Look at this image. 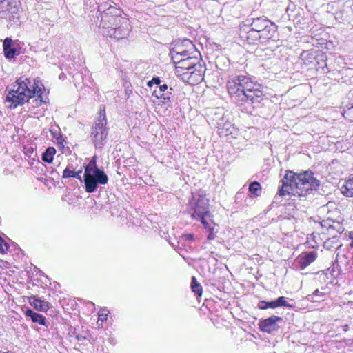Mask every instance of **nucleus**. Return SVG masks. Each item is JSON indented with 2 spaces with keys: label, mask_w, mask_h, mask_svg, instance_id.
Instances as JSON below:
<instances>
[{
  "label": "nucleus",
  "mask_w": 353,
  "mask_h": 353,
  "mask_svg": "<svg viewBox=\"0 0 353 353\" xmlns=\"http://www.w3.org/2000/svg\"><path fill=\"white\" fill-rule=\"evenodd\" d=\"M39 81L34 79L33 83L31 80L25 77H21L17 81L8 86L6 92V102L11 103L10 108H16L19 105H23L25 102L30 103V99L37 96V98L32 101L36 103V105H41L45 103L46 101L42 97V88L39 85Z\"/></svg>",
  "instance_id": "f257e3e1"
},
{
  "label": "nucleus",
  "mask_w": 353,
  "mask_h": 353,
  "mask_svg": "<svg viewBox=\"0 0 353 353\" xmlns=\"http://www.w3.org/2000/svg\"><path fill=\"white\" fill-rule=\"evenodd\" d=\"M227 89L230 96L238 102L259 103L265 97L263 86L245 75H236L230 79Z\"/></svg>",
  "instance_id": "f03ea898"
},
{
  "label": "nucleus",
  "mask_w": 353,
  "mask_h": 353,
  "mask_svg": "<svg viewBox=\"0 0 353 353\" xmlns=\"http://www.w3.org/2000/svg\"><path fill=\"white\" fill-rule=\"evenodd\" d=\"M209 207V199L206 197L205 192L200 190L192 194L188 212L192 219L200 220L208 233V240H214L216 236L219 226L212 220Z\"/></svg>",
  "instance_id": "7ed1b4c3"
},
{
  "label": "nucleus",
  "mask_w": 353,
  "mask_h": 353,
  "mask_svg": "<svg viewBox=\"0 0 353 353\" xmlns=\"http://www.w3.org/2000/svg\"><path fill=\"white\" fill-rule=\"evenodd\" d=\"M282 185L279 188L278 194L281 196L290 194H298L306 198L309 191V170L299 174L292 171H286L281 179Z\"/></svg>",
  "instance_id": "20e7f679"
},
{
  "label": "nucleus",
  "mask_w": 353,
  "mask_h": 353,
  "mask_svg": "<svg viewBox=\"0 0 353 353\" xmlns=\"http://www.w3.org/2000/svg\"><path fill=\"white\" fill-rule=\"evenodd\" d=\"M98 15L97 24L99 28L101 29V32L103 34L104 30H108L119 23L121 19L125 17L123 16V10L120 8H117L112 5L108 1L101 3L98 6L97 11Z\"/></svg>",
  "instance_id": "39448f33"
},
{
  "label": "nucleus",
  "mask_w": 353,
  "mask_h": 353,
  "mask_svg": "<svg viewBox=\"0 0 353 353\" xmlns=\"http://www.w3.org/2000/svg\"><path fill=\"white\" fill-rule=\"evenodd\" d=\"M251 14L243 23L256 31L262 36V42H265L274 37L276 31V25L265 16L254 17Z\"/></svg>",
  "instance_id": "423d86ee"
},
{
  "label": "nucleus",
  "mask_w": 353,
  "mask_h": 353,
  "mask_svg": "<svg viewBox=\"0 0 353 353\" xmlns=\"http://www.w3.org/2000/svg\"><path fill=\"white\" fill-rule=\"evenodd\" d=\"M106 125L107 119L105 111L103 110V112L101 111L90 132L91 141L97 150H101L108 140V128Z\"/></svg>",
  "instance_id": "0eeeda50"
},
{
  "label": "nucleus",
  "mask_w": 353,
  "mask_h": 353,
  "mask_svg": "<svg viewBox=\"0 0 353 353\" xmlns=\"http://www.w3.org/2000/svg\"><path fill=\"white\" fill-rule=\"evenodd\" d=\"M85 189L88 193L95 192L99 185H105L108 176L101 168H96L94 172L83 174Z\"/></svg>",
  "instance_id": "6e6552de"
},
{
  "label": "nucleus",
  "mask_w": 353,
  "mask_h": 353,
  "mask_svg": "<svg viewBox=\"0 0 353 353\" xmlns=\"http://www.w3.org/2000/svg\"><path fill=\"white\" fill-rule=\"evenodd\" d=\"M21 9L19 0H0V18L10 21L18 19Z\"/></svg>",
  "instance_id": "1a4fd4ad"
},
{
  "label": "nucleus",
  "mask_w": 353,
  "mask_h": 353,
  "mask_svg": "<svg viewBox=\"0 0 353 353\" xmlns=\"http://www.w3.org/2000/svg\"><path fill=\"white\" fill-rule=\"evenodd\" d=\"M131 31V26L129 19L124 17L121 19L119 23L113 26L112 28L104 30L103 35L115 40H120L126 38Z\"/></svg>",
  "instance_id": "9d476101"
},
{
  "label": "nucleus",
  "mask_w": 353,
  "mask_h": 353,
  "mask_svg": "<svg viewBox=\"0 0 353 353\" xmlns=\"http://www.w3.org/2000/svg\"><path fill=\"white\" fill-rule=\"evenodd\" d=\"M172 48L170 52H176L181 54V55L186 56L191 54L196 55H200V52L196 48L192 41L188 39H184L183 40H176L172 43Z\"/></svg>",
  "instance_id": "9b49d317"
},
{
  "label": "nucleus",
  "mask_w": 353,
  "mask_h": 353,
  "mask_svg": "<svg viewBox=\"0 0 353 353\" xmlns=\"http://www.w3.org/2000/svg\"><path fill=\"white\" fill-rule=\"evenodd\" d=\"M314 229V231L310 234V241L312 240L315 244H311L310 243V248H315L319 246V244H321L323 242L322 239L319 236V241H317L316 236H320L321 234H325V231L328 230L330 228H332L331 225H327V221H316L315 219H313L312 217H310V228Z\"/></svg>",
  "instance_id": "f8f14e48"
},
{
  "label": "nucleus",
  "mask_w": 353,
  "mask_h": 353,
  "mask_svg": "<svg viewBox=\"0 0 353 353\" xmlns=\"http://www.w3.org/2000/svg\"><path fill=\"white\" fill-rule=\"evenodd\" d=\"M194 67L188 72L183 73V79L192 85H196L203 80V75L205 70L204 63L194 64Z\"/></svg>",
  "instance_id": "ddd939ff"
},
{
  "label": "nucleus",
  "mask_w": 353,
  "mask_h": 353,
  "mask_svg": "<svg viewBox=\"0 0 353 353\" xmlns=\"http://www.w3.org/2000/svg\"><path fill=\"white\" fill-rule=\"evenodd\" d=\"M314 173L310 170V199H317L316 203H320L324 205L325 200V191L319 180L313 176Z\"/></svg>",
  "instance_id": "4468645a"
},
{
  "label": "nucleus",
  "mask_w": 353,
  "mask_h": 353,
  "mask_svg": "<svg viewBox=\"0 0 353 353\" xmlns=\"http://www.w3.org/2000/svg\"><path fill=\"white\" fill-rule=\"evenodd\" d=\"M239 36L242 40L245 41L249 44L254 43L256 41L263 43L262 36L248 26H245L243 22L239 26Z\"/></svg>",
  "instance_id": "2eb2a0df"
},
{
  "label": "nucleus",
  "mask_w": 353,
  "mask_h": 353,
  "mask_svg": "<svg viewBox=\"0 0 353 353\" xmlns=\"http://www.w3.org/2000/svg\"><path fill=\"white\" fill-rule=\"evenodd\" d=\"M282 321L281 317L276 316H272L265 319H261L259 323L260 330L269 334L272 333L279 329V326L277 325V322H281Z\"/></svg>",
  "instance_id": "dca6fc26"
},
{
  "label": "nucleus",
  "mask_w": 353,
  "mask_h": 353,
  "mask_svg": "<svg viewBox=\"0 0 353 353\" xmlns=\"http://www.w3.org/2000/svg\"><path fill=\"white\" fill-rule=\"evenodd\" d=\"M186 58H181L177 61V68H181L188 72L194 67L193 64H199L203 63L201 59V54L196 55L191 54L190 56L186 55Z\"/></svg>",
  "instance_id": "f3484780"
},
{
  "label": "nucleus",
  "mask_w": 353,
  "mask_h": 353,
  "mask_svg": "<svg viewBox=\"0 0 353 353\" xmlns=\"http://www.w3.org/2000/svg\"><path fill=\"white\" fill-rule=\"evenodd\" d=\"M173 89L168 88L167 84H162L159 86V90H154L153 95L157 99H160L163 103L171 102V97Z\"/></svg>",
  "instance_id": "a211bd4d"
},
{
  "label": "nucleus",
  "mask_w": 353,
  "mask_h": 353,
  "mask_svg": "<svg viewBox=\"0 0 353 353\" xmlns=\"http://www.w3.org/2000/svg\"><path fill=\"white\" fill-rule=\"evenodd\" d=\"M14 41L11 38L7 37L3 40V50L4 56L8 59H13L16 57L17 49L13 47Z\"/></svg>",
  "instance_id": "6ab92c4d"
},
{
  "label": "nucleus",
  "mask_w": 353,
  "mask_h": 353,
  "mask_svg": "<svg viewBox=\"0 0 353 353\" xmlns=\"http://www.w3.org/2000/svg\"><path fill=\"white\" fill-rule=\"evenodd\" d=\"M25 315L26 317L30 318V319L34 323H37L46 327H48L50 325V322L46 320L44 316L34 312L31 309H26L25 310Z\"/></svg>",
  "instance_id": "aec40b11"
},
{
  "label": "nucleus",
  "mask_w": 353,
  "mask_h": 353,
  "mask_svg": "<svg viewBox=\"0 0 353 353\" xmlns=\"http://www.w3.org/2000/svg\"><path fill=\"white\" fill-rule=\"evenodd\" d=\"M30 304L37 310L46 312L49 308V303L35 296L29 297Z\"/></svg>",
  "instance_id": "412c9836"
},
{
  "label": "nucleus",
  "mask_w": 353,
  "mask_h": 353,
  "mask_svg": "<svg viewBox=\"0 0 353 353\" xmlns=\"http://www.w3.org/2000/svg\"><path fill=\"white\" fill-rule=\"evenodd\" d=\"M319 292V290L316 289L312 295H310V302L319 303V305H310V309L313 310L322 309L325 307L324 301L325 294L321 292L320 295L318 294Z\"/></svg>",
  "instance_id": "4be33fe9"
},
{
  "label": "nucleus",
  "mask_w": 353,
  "mask_h": 353,
  "mask_svg": "<svg viewBox=\"0 0 353 353\" xmlns=\"http://www.w3.org/2000/svg\"><path fill=\"white\" fill-rule=\"evenodd\" d=\"M311 63L314 65V69L317 72H319L321 74H325L328 71L327 68V63L323 59V56L322 55L316 56L314 58V61H310V64Z\"/></svg>",
  "instance_id": "5701e85b"
},
{
  "label": "nucleus",
  "mask_w": 353,
  "mask_h": 353,
  "mask_svg": "<svg viewBox=\"0 0 353 353\" xmlns=\"http://www.w3.org/2000/svg\"><path fill=\"white\" fill-rule=\"evenodd\" d=\"M341 192L346 197H353V174L345 181L341 188Z\"/></svg>",
  "instance_id": "b1692460"
},
{
  "label": "nucleus",
  "mask_w": 353,
  "mask_h": 353,
  "mask_svg": "<svg viewBox=\"0 0 353 353\" xmlns=\"http://www.w3.org/2000/svg\"><path fill=\"white\" fill-rule=\"evenodd\" d=\"M72 165H68L66 168L63 172L62 177L63 179L73 177L76 178L80 181H82L81 173L82 172V170H80L77 172L74 171V169L72 168Z\"/></svg>",
  "instance_id": "393cba45"
},
{
  "label": "nucleus",
  "mask_w": 353,
  "mask_h": 353,
  "mask_svg": "<svg viewBox=\"0 0 353 353\" xmlns=\"http://www.w3.org/2000/svg\"><path fill=\"white\" fill-rule=\"evenodd\" d=\"M56 154V149L54 147H48L42 154V160L48 163H51Z\"/></svg>",
  "instance_id": "a878e982"
},
{
  "label": "nucleus",
  "mask_w": 353,
  "mask_h": 353,
  "mask_svg": "<svg viewBox=\"0 0 353 353\" xmlns=\"http://www.w3.org/2000/svg\"><path fill=\"white\" fill-rule=\"evenodd\" d=\"M297 268L300 270H304L307 265H309V252H305L303 253V256L298 257L296 260Z\"/></svg>",
  "instance_id": "bb28decb"
},
{
  "label": "nucleus",
  "mask_w": 353,
  "mask_h": 353,
  "mask_svg": "<svg viewBox=\"0 0 353 353\" xmlns=\"http://www.w3.org/2000/svg\"><path fill=\"white\" fill-rule=\"evenodd\" d=\"M191 289L192 291L197 296H201L202 295L203 289L201 284L196 281L195 276H192L191 279Z\"/></svg>",
  "instance_id": "cd10ccee"
},
{
  "label": "nucleus",
  "mask_w": 353,
  "mask_h": 353,
  "mask_svg": "<svg viewBox=\"0 0 353 353\" xmlns=\"http://www.w3.org/2000/svg\"><path fill=\"white\" fill-rule=\"evenodd\" d=\"M316 34H314V32L310 30V44L313 46L322 47L323 46L325 45L326 40L323 38H316Z\"/></svg>",
  "instance_id": "c85d7f7f"
},
{
  "label": "nucleus",
  "mask_w": 353,
  "mask_h": 353,
  "mask_svg": "<svg viewBox=\"0 0 353 353\" xmlns=\"http://www.w3.org/2000/svg\"><path fill=\"white\" fill-rule=\"evenodd\" d=\"M96 168H99L97 165V157L94 156L90 161L89 163L85 166L84 174L94 172Z\"/></svg>",
  "instance_id": "c756f323"
},
{
  "label": "nucleus",
  "mask_w": 353,
  "mask_h": 353,
  "mask_svg": "<svg viewBox=\"0 0 353 353\" xmlns=\"http://www.w3.org/2000/svg\"><path fill=\"white\" fill-rule=\"evenodd\" d=\"M258 307L261 310H265L268 308L274 309L276 308L277 307L274 300L271 301H260L258 303Z\"/></svg>",
  "instance_id": "7c9ffc66"
},
{
  "label": "nucleus",
  "mask_w": 353,
  "mask_h": 353,
  "mask_svg": "<svg viewBox=\"0 0 353 353\" xmlns=\"http://www.w3.org/2000/svg\"><path fill=\"white\" fill-rule=\"evenodd\" d=\"M249 192L253 196H258L261 192V185L257 181H253L249 185Z\"/></svg>",
  "instance_id": "2f4dec72"
},
{
  "label": "nucleus",
  "mask_w": 353,
  "mask_h": 353,
  "mask_svg": "<svg viewBox=\"0 0 353 353\" xmlns=\"http://www.w3.org/2000/svg\"><path fill=\"white\" fill-rule=\"evenodd\" d=\"M343 116L350 122H353V105L343 110Z\"/></svg>",
  "instance_id": "473e14b6"
},
{
  "label": "nucleus",
  "mask_w": 353,
  "mask_h": 353,
  "mask_svg": "<svg viewBox=\"0 0 353 353\" xmlns=\"http://www.w3.org/2000/svg\"><path fill=\"white\" fill-rule=\"evenodd\" d=\"M275 302H276L277 307H281V306H284V307H292L291 305H290V304H288L287 303V301H285V298L284 296L279 297L278 299H276L275 300Z\"/></svg>",
  "instance_id": "72a5a7b5"
},
{
  "label": "nucleus",
  "mask_w": 353,
  "mask_h": 353,
  "mask_svg": "<svg viewBox=\"0 0 353 353\" xmlns=\"http://www.w3.org/2000/svg\"><path fill=\"white\" fill-rule=\"evenodd\" d=\"M9 248L8 244L0 236V252L5 253Z\"/></svg>",
  "instance_id": "f704fd0d"
},
{
  "label": "nucleus",
  "mask_w": 353,
  "mask_h": 353,
  "mask_svg": "<svg viewBox=\"0 0 353 353\" xmlns=\"http://www.w3.org/2000/svg\"><path fill=\"white\" fill-rule=\"evenodd\" d=\"M170 53L171 55L172 60L176 64V68H177V61L179 59H181V54H177L176 52L172 53V52H170Z\"/></svg>",
  "instance_id": "c9c22d12"
},
{
  "label": "nucleus",
  "mask_w": 353,
  "mask_h": 353,
  "mask_svg": "<svg viewBox=\"0 0 353 353\" xmlns=\"http://www.w3.org/2000/svg\"><path fill=\"white\" fill-rule=\"evenodd\" d=\"M74 339L83 343L84 341L87 340V336L80 334H75Z\"/></svg>",
  "instance_id": "e433bc0d"
},
{
  "label": "nucleus",
  "mask_w": 353,
  "mask_h": 353,
  "mask_svg": "<svg viewBox=\"0 0 353 353\" xmlns=\"http://www.w3.org/2000/svg\"><path fill=\"white\" fill-rule=\"evenodd\" d=\"M315 274L316 276H319V279H323L324 280V281H325V278H326V274L324 273V271H319V272H317L316 273H314ZM317 278L315 277L314 279H316Z\"/></svg>",
  "instance_id": "4c0bfd02"
},
{
  "label": "nucleus",
  "mask_w": 353,
  "mask_h": 353,
  "mask_svg": "<svg viewBox=\"0 0 353 353\" xmlns=\"http://www.w3.org/2000/svg\"><path fill=\"white\" fill-rule=\"evenodd\" d=\"M75 334H77L75 332V329L70 330L68 332V336L70 339V341L72 342L75 339Z\"/></svg>",
  "instance_id": "58836bf2"
},
{
  "label": "nucleus",
  "mask_w": 353,
  "mask_h": 353,
  "mask_svg": "<svg viewBox=\"0 0 353 353\" xmlns=\"http://www.w3.org/2000/svg\"><path fill=\"white\" fill-rule=\"evenodd\" d=\"M223 119H224V117L223 116L222 117V120L221 121H217V123H216L217 128H226V129H228V127L225 126V125H229V124L225 123L224 125H223L222 121L223 120Z\"/></svg>",
  "instance_id": "ea45409f"
},
{
  "label": "nucleus",
  "mask_w": 353,
  "mask_h": 353,
  "mask_svg": "<svg viewBox=\"0 0 353 353\" xmlns=\"http://www.w3.org/2000/svg\"><path fill=\"white\" fill-rule=\"evenodd\" d=\"M317 252L316 251H310V263L316 260Z\"/></svg>",
  "instance_id": "a19ab883"
},
{
  "label": "nucleus",
  "mask_w": 353,
  "mask_h": 353,
  "mask_svg": "<svg viewBox=\"0 0 353 353\" xmlns=\"http://www.w3.org/2000/svg\"><path fill=\"white\" fill-rule=\"evenodd\" d=\"M107 319V314H105V313H103V312H101L99 314V320H101V321H105Z\"/></svg>",
  "instance_id": "79ce46f5"
},
{
  "label": "nucleus",
  "mask_w": 353,
  "mask_h": 353,
  "mask_svg": "<svg viewBox=\"0 0 353 353\" xmlns=\"http://www.w3.org/2000/svg\"><path fill=\"white\" fill-rule=\"evenodd\" d=\"M152 82L153 83V85L154 84H156V85H159L160 83H161V79L159 77H153L152 79Z\"/></svg>",
  "instance_id": "37998d69"
},
{
  "label": "nucleus",
  "mask_w": 353,
  "mask_h": 353,
  "mask_svg": "<svg viewBox=\"0 0 353 353\" xmlns=\"http://www.w3.org/2000/svg\"><path fill=\"white\" fill-rule=\"evenodd\" d=\"M184 239L188 241H192L194 239V235L192 234H188L184 235Z\"/></svg>",
  "instance_id": "c03bdc74"
},
{
  "label": "nucleus",
  "mask_w": 353,
  "mask_h": 353,
  "mask_svg": "<svg viewBox=\"0 0 353 353\" xmlns=\"http://www.w3.org/2000/svg\"><path fill=\"white\" fill-rule=\"evenodd\" d=\"M349 237L351 239V243L350 245L353 247V231L350 232L349 233Z\"/></svg>",
  "instance_id": "a18cd8bd"
},
{
  "label": "nucleus",
  "mask_w": 353,
  "mask_h": 353,
  "mask_svg": "<svg viewBox=\"0 0 353 353\" xmlns=\"http://www.w3.org/2000/svg\"><path fill=\"white\" fill-rule=\"evenodd\" d=\"M341 328H342V330L343 331L347 332L349 330V325L348 324H345V325L341 326Z\"/></svg>",
  "instance_id": "49530a36"
},
{
  "label": "nucleus",
  "mask_w": 353,
  "mask_h": 353,
  "mask_svg": "<svg viewBox=\"0 0 353 353\" xmlns=\"http://www.w3.org/2000/svg\"><path fill=\"white\" fill-rule=\"evenodd\" d=\"M147 85H148V87H152V86L153 85V83L152 82V80L148 81L147 82Z\"/></svg>",
  "instance_id": "de8ad7c7"
},
{
  "label": "nucleus",
  "mask_w": 353,
  "mask_h": 353,
  "mask_svg": "<svg viewBox=\"0 0 353 353\" xmlns=\"http://www.w3.org/2000/svg\"><path fill=\"white\" fill-rule=\"evenodd\" d=\"M0 353H14L12 351H5V350H1Z\"/></svg>",
  "instance_id": "09e8293b"
},
{
  "label": "nucleus",
  "mask_w": 353,
  "mask_h": 353,
  "mask_svg": "<svg viewBox=\"0 0 353 353\" xmlns=\"http://www.w3.org/2000/svg\"><path fill=\"white\" fill-rule=\"evenodd\" d=\"M341 227L340 226L339 229L338 230L339 233H341L343 232V229L342 230H341Z\"/></svg>",
  "instance_id": "8fccbe9b"
},
{
  "label": "nucleus",
  "mask_w": 353,
  "mask_h": 353,
  "mask_svg": "<svg viewBox=\"0 0 353 353\" xmlns=\"http://www.w3.org/2000/svg\"><path fill=\"white\" fill-rule=\"evenodd\" d=\"M306 239H307L306 243H307V242L309 241V240H308V239H309V237H308V236H307V237H306Z\"/></svg>",
  "instance_id": "3c124183"
},
{
  "label": "nucleus",
  "mask_w": 353,
  "mask_h": 353,
  "mask_svg": "<svg viewBox=\"0 0 353 353\" xmlns=\"http://www.w3.org/2000/svg\"><path fill=\"white\" fill-rule=\"evenodd\" d=\"M181 58H186L187 57V56H181Z\"/></svg>",
  "instance_id": "603ef678"
}]
</instances>
